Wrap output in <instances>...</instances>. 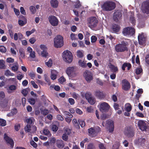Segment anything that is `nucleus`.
Returning <instances> with one entry per match:
<instances>
[{
  "label": "nucleus",
  "mask_w": 149,
  "mask_h": 149,
  "mask_svg": "<svg viewBox=\"0 0 149 149\" xmlns=\"http://www.w3.org/2000/svg\"><path fill=\"white\" fill-rule=\"evenodd\" d=\"M128 43L127 42L124 41H122L121 43H119L116 45L115 47V50L118 52L128 51Z\"/></svg>",
  "instance_id": "obj_1"
},
{
  "label": "nucleus",
  "mask_w": 149,
  "mask_h": 149,
  "mask_svg": "<svg viewBox=\"0 0 149 149\" xmlns=\"http://www.w3.org/2000/svg\"><path fill=\"white\" fill-rule=\"evenodd\" d=\"M116 7L115 2L112 1H107L104 3L102 6L103 10L110 11L114 10Z\"/></svg>",
  "instance_id": "obj_2"
},
{
  "label": "nucleus",
  "mask_w": 149,
  "mask_h": 149,
  "mask_svg": "<svg viewBox=\"0 0 149 149\" xmlns=\"http://www.w3.org/2000/svg\"><path fill=\"white\" fill-rule=\"evenodd\" d=\"M62 57L64 61L67 63H70L73 60L72 53L69 50L64 51L63 53Z\"/></svg>",
  "instance_id": "obj_3"
},
{
  "label": "nucleus",
  "mask_w": 149,
  "mask_h": 149,
  "mask_svg": "<svg viewBox=\"0 0 149 149\" xmlns=\"http://www.w3.org/2000/svg\"><path fill=\"white\" fill-rule=\"evenodd\" d=\"M125 135L129 138L133 137L135 135V130L131 126L126 127L125 129L124 132Z\"/></svg>",
  "instance_id": "obj_4"
},
{
  "label": "nucleus",
  "mask_w": 149,
  "mask_h": 149,
  "mask_svg": "<svg viewBox=\"0 0 149 149\" xmlns=\"http://www.w3.org/2000/svg\"><path fill=\"white\" fill-rule=\"evenodd\" d=\"M54 41V46L56 48L61 47L63 45V38L60 35L55 38Z\"/></svg>",
  "instance_id": "obj_5"
},
{
  "label": "nucleus",
  "mask_w": 149,
  "mask_h": 149,
  "mask_svg": "<svg viewBox=\"0 0 149 149\" xmlns=\"http://www.w3.org/2000/svg\"><path fill=\"white\" fill-rule=\"evenodd\" d=\"M135 30L134 28L131 27H127L124 28L123 31L124 35L131 36L134 34Z\"/></svg>",
  "instance_id": "obj_6"
},
{
  "label": "nucleus",
  "mask_w": 149,
  "mask_h": 149,
  "mask_svg": "<svg viewBox=\"0 0 149 149\" xmlns=\"http://www.w3.org/2000/svg\"><path fill=\"white\" fill-rule=\"evenodd\" d=\"M89 19V26L92 28L96 27L98 22V21L96 18L95 17H90Z\"/></svg>",
  "instance_id": "obj_7"
},
{
  "label": "nucleus",
  "mask_w": 149,
  "mask_h": 149,
  "mask_svg": "<svg viewBox=\"0 0 149 149\" xmlns=\"http://www.w3.org/2000/svg\"><path fill=\"white\" fill-rule=\"evenodd\" d=\"M76 68L75 66H71L68 67L66 70V72L69 76L72 77H75L76 75L74 69Z\"/></svg>",
  "instance_id": "obj_8"
},
{
  "label": "nucleus",
  "mask_w": 149,
  "mask_h": 149,
  "mask_svg": "<svg viewBox=\"0 0 149 149\" xmlns=\"http://www.w3.org/2000/svg\"><path fill=\"white\" fill-rule=\"evenodd\" d=\"M122 89L125 91H128L131 87V85L129 82L126 79L122 81Z\"/></svg>",
  "instance_id": "obj_9"
},
{
  "label": "nucleus",
  "mask_w": 149,
  "mask_h": 149,
  "mask_svg": "<svg viewBox=\"0 0 149 149\" xmlns=\"http://www.w3.org/2000/svg\"><path fill=\"white\" fill-rule=\"evenodd\" d=\"M138 40L139 45H145L146 43L147 38L144 36V33H142L141 34H139L138 36Z\"/></svg>",
  "instance_id": "obj_10"
},
{
  "label": "nucleus",
  "mask_w": 149,
  "mask_h": 149,
  "mask_svg": "<svg viewBox=\"0 0 149 149\" xmlns=\"http://www.w3.org/2000/svg\"><path fill=\"white\" fill-rule=\"evenodd\" d=\"M142 11L143 13L149 14V0H147L143 2Z\"/></svg>",
  "instance_id": "obj_11"
},
{
  "label": "nucleus",
  "mask_w": 149,
  "mask_h": 149,
  "mask_svg": "<svg viewBox=\"0 0 149 149\" xmlns=\"http://www.w3.org/2000/svg\"><path fill=\"white\" fill-rule=\"evenodd\" d=\"M49 20L51 24L54 26H57L58 21L57 18L54 16H51L49 17Z\"/></svg>",
  "instance_id": "obj_12"
},
{
  "label": "nucleus",
  "mask_w": 149,
  "mask_h": 149,
  "mask_svg": "<svg viewBox=\"0 0 149 149\" xmlns=\"http://www.w3.org/2000/svg\"><path fill=\"white\" fill-rule=\"evenodd\" d=\"M138 126L139 129L141 130L146 131L147 128L146 123L145 122L142 120H139L138 122Z\"/></svg>",
  "instance_id": "obj_13"
},
{
  "label": "nucleus",
  "mask_w": 149,
  "mask_h": 149,
  "mask_svg": "<svg viewBox=\"0 0 149 149\" xmlns=\"http://www.w3.org/2000/svg\"><path fill=\"white\" fill-rule=\"evenodd\" d=\"M109 107L110 106L107 103L104 102L100 104V110L102 112H106L108 110Z\"/></svg>",
  "instance_id": "obj_14"
},
{
  "label": "nucleus",
  "mask_w": 149,
  "mask_h": 149,
  "mask_svg": "<svg viewBox=\"0 0 149 149\" xmlns=\"http://www.w3.org/2000/svg\"><path fill=\"white\" fill-rule=\"evenodd\" d=\"M107 126L109 128V132L111 133L113 132L114 130V123L113 121L108 120L106 121Z\"/></svg>",
  "instance_id": "obj_15"
},
{
  "label": "nucleus",
  "mask_w": 149,
  "mask_h": 149,
  "mask_svg": "<svg viewBox=\"0 0 149 149\" xmlns=\"http://www.w3.org/2000/svg\"><path fill=\"white\" fill-rule=\"evenodd\" d=\"M4 139L8 145H10V147L13 148L14 146V142L13 139L10 138L5 133L4 135Z\"/></svg>",
  "instance_id": "obj_16"
},
{
  "label": "nucleus",
  "mask_w": 149,
  "mask_h": 149,
  "mask_svg": "<svg viewBox=\"0 0 149 149\" xmlns=\"http://www.w3.org/2000/svg\"><path fill=\"white\" fill-rule=\"evenodd\" d=\"M122 13L119 10H117L114 12L113 16V20L116 22H118L121 19Z\"/></svg>",
  "instance_id": "obj_17"
},
{
  "label": "nucleus",
  "mask_w": 149,
  "mask_h": 149,
  "mask_svg": "<svg viewBox=\"0 0 149 149\" xmlns=\"http://www.w3.org/2000/svg\"><path fill=\"white\" fill-rule=\"evenodd\" d=\"M146 141V139L142 137L139 138L134 141V143L137 145L144 146Z\"/></svg>",
  "instance_id": "obj_18"
},
{
  "label": "nucleus",
  "mask_w": 149,
  "mask_h": 149,
  "mask_svg": "<svg viewBox=\"0 0 149 149\" xmlns=\"http://www.w3.org/2000/svg\"><path fill=\"white\" fill-rule=\"evenodd\" d=\"M89 135L91 137H95L96 136L97 132L96 130L93 127H91L88 130Z\"/></svg>",
  "instance_id": "obj_19"
},
{
  "label": "nucleus",
  "mask_w": 149,
  "mask_h": 149,
  "mask_svg": "<svg viewBox=\"0 0 149 149\" xmlns=\"http://www.w3.org/2000/svg\"><path fill=\"white\" fill-rule=\"evenodd\" d=\"M84 76L85 79L88 82H90L93 79V76L89 72H86L84 73Z\"/></svg>",
  "instance_id": "obj_20"
},
{
  "label": "nucleus",
  "mask_w": 149,
  "mask_h": 149,
  "mask_svg": "<svg viewBox=\"0 0 149 149\" xmlns=\"http://www.w3.org/2000/svg\"><path fill=\"white\" fill-rule=\"evenodd\" d=\"M95 96L99 99L103 98L105 96L102 91H100L99 90H97L95 92Z\"/></svg>",
  "instance_id": "obj_21"
},
{
  "label": "nucleus",
  "mask_w": 149,
  "mask_h": 149,
  "mask_svg": "<svg viewBox=\"0 0 149 149\" xmlns=\"http://www.w3.org/2000/svg\"><path fill=\"white\" fill-rule=\"evenodd\" d=\"M127 67V70H130L132 68L131 64L129 63H125L122 65L121 68L123 71L125 70V68Z\"/></svg>",
  "instance_id": "obj_22"
},
{
  "label": "nucleus",
  "mask_w": 149,
  "mask_h": 149,
  "mask_svg": "<svg viewBox=\"0 0 149 149\" xmlns=\"http://www.w3.org/2000/svg\"><path fill=\"white\" fill-rule=\"evenodd\" d=\"M56 144L57 147L59 148H62L64 146L63 141L61 140L58 139L56 141Z\"/></svg>",
  "instance_id": "obj_23"
},
{
  "label": "nucleus",
  "mask_w": 149,
  "mask_h": 149,
  "mask_svg": "<svg viewBox=\"0 0 149 149\" xmlns=\"http://www.w3.org/2000/svg\"><path fill=\"white\" fill-rule=\"evenodd\" d=\"M57 74L58 72L56 70H52L51 71V79L53 80L57 78Z\"/></svg>",
  "instance_id": "obj_24"
},
{
  "label": "nucleus",
  "mask_w": 149,
  "mask_h": 149,
  "mask_svg": "<svg viewBox=\"0 0 149 149\" xmlns=\"http://www.w3.org/2000/svg\"><path fill=\"white\" fill-rule=\"evenodd\" d=\"M19 53L20 55L19 59H20L21 61H22L21 58H24L25 56V53L24 52L23 49H19Z\"/></svg>",
  "instance_id": "obj_25"
},
{
  "label": "nucleus",
  "mask_w": 149,
  "mask_h": 149,
  "mask_svg": "<svg viewBox=\"0 0 149 149\" xmlns=\"http://www.w3.org/2000/svg\"><path fill=\"white\" fill-rule=\"evenodd\" d=\"M78 64L79 66L83 68H86L87 66L86 63L84 61H82L81 59L79 60Z\"/></svg>",
  "instance_id": "obj_26"
},
{
  "label": "nucleus",
  "mask_w": 149,
  "mask_h": 149,
  "mask_svg": "<svg viewBox=\"0 0 149 149\" xmlns=\"http://www.w3.org/2000/svg\"><path fill=\"white\" fill-rule=\"evenodd\" d=\"M50 3L52 6L54 8H56L58 6V3L57 0H51Z\"/></svg>",
  "instance_id": "obj_27"
},
{
  "label": "nucleus",
  "mask_w": 149,
  "mask_h": 149,
  "mask_svg": "<svg viewBox=\"0 0 149 149\" xmlns=\"http://www.w3.org/2000/svg\"><path fill=\"white\" fill-rule=\"evenodd\" d=\"M112 29L113 31L117 32H118L120 29V27L117 24H113L112 26Z\"/></svg>",
  "instance_id": "obj_28"
},
{
  "label": "nucleus",
  "mask_w": 149,
  "mask_h": 149,
  "mask_svg": "<svg viewBox=\"0 0 149 149\" xmlns=\"http://www.w3.org/2000/svg\"><path fill=\"white\" fill-rule=\"evenodd\" d=\"M7 104L8 102L6 100L1 101L0 102V106L2 108H5L7 106Z\"/></svg>",
  "instance_id": "obj_29"
},
{
  "label": "nucleus",
  "mask_w": 149,
  "mask_h": 149,
  "mask_svg": "<svg viewBox=\"0 0 149 149\" xmlns=\"http://www.w3.org/2000/svg\"><path fill=\"white\" fill-rule=\"evenodd\" d=\"M125 109L127 112H129L132 109V106L131 104L129 103H127L125 107Z\"/></svg>",
  "instance_id": "obj_30"
},
{
  "label": "nucleus",
  "mask_w": 149,
  "mask_h": 149,
  "mask_svg": "<svg viewBox=\"0 0 149 149\" xmlns=\"http://www.w3.org/2000/svg\"><path fill=\"white\" fill-rule=\"evenodd\" d=\"M43 133L44 135L47 136H50L51 134L50 133L49 130L47 129H45L43 131Z\"/></svg>",
  "instance_id": "obj_31"
},
{
  "label": "nucleus",
  "mask_w": 149,
  "mask_h": 149,
  "mask_svg": "<svg viewBox=\"0 0 149 149\" xmlns=\"http://www.w3.org/2000/svg\"><path fill=\"white\" fill-rule=\"evenodd\" d=\"M16 86L14 85H11L10 86L9 88L8 89V93H11V92L10 91H14L16 90Z\"/></svg>",
  "instance_id": "obj_32"
},
{
  "label": "nucleus",
  "mask_w": 149,
  "mask_h": 149,
  "mask_svg": "<svg viewBox=\"0 0 149 149\" xmlns=\"http://www.w3.org/2000/svg\"><path fill=\"white\" fill-rule=\"evenodd\" d=\"M77 56L79 58H81L84 57V54L81 51L78 50L77 52Z\"/></svg>",
  "instance_id": "obj_33"
},
{
  "label": "nucleus",
  "mask_w": 149,
  "mask_h": 149,
  "mask_svg": "<svg viewBox=\"0 0 149 149\" xmlns=\"http://www.w3.org/2000/svg\"><path fill=\"white\" fill-rule=\"evenodd\" d=\"M87 100L88 102L91 105L94 104L95 102V98L92 97Z\"/></svg>",
  "instance_id": "obj_34"
},
{
  "label": "nucleus",
  "mask_w": 149,
  "mask_h": 149,
  "mask_svg": "<svg viewBox=\"0 0 149 149\" xmlns=\"http://www.w3.org/2000/svg\"><path fill=\"white\" fill-rule=\"evenodd\" d=\"M72 123L74 126H75L76 128L79 129L80 127L78 123L77 122V120L76 119H74L72 120Z\"/></svg>",
  "instance_id": "obj_35"
},
{
  "label": "nucleus",
  "mask_w": 149,
  "mask_h": 149,
  "mask_svg": "<svg viewBox=\"0 0 149 149\" xmlns=\"http://www.w3.org/2000/svg\"><path fill=\"white\" fill-rule=\"evenodd\" d=\"M130 20L133 26L135 24L136 20L135 17L132 15H131L130 17Z\"/></svg>",
  "instance_id": "obj_36"
},
{
  "label": "nucleus",
  "mask_w": 149,
  "mask_h": 149,
  "mask_svg": "<svg viewBox=\"0 0 149 149\" xmlns=\"http://www.w3.org/2000/svg\"><path fill=\"white\" fill-rule=\"evenodd\" d=\"M135 73L137 74H139L143 73V69L141 68H136L135 70Z\"/></svg>",
  "instance_id": "obj_37"
},
{
  "label": "nucleus",
  "mask_w": 149,
  "mask_h": 149,
  "mask_svg": "<svg viewBox=\"0 0 149 149\" xmlns=\"http://www.w3.org/2000/svg\"><path fill=\"white\" fill-rule=\"evenodd\" d=\"M18 24L21 26H23L27 23V21H23L22 20H19L18 21Z\"/></svg>",
  "instance_id": "obj_38"
},
{
  "label": "nucleus",
  "mask_w": 149,
  "mask_h": 149,
  "mask_svg": "<svg viewBox=\"0 0 149 149\" xmlns=\"http://www.w3.org/2000/svg\"><path fill=\"white\" fill-rule=\"evenodd\" d=\"M6 120L2 118H0V125L4 126L6 125Z\"/></svg>",
  "instance_id": "obj_39"
},
{
  "label": "nucleus",
  "mask_w": 149,
  "mask_h": 149,
  "mask_svg": "<svg viewBox=\"0 0 149 149\" xmlns=\"http://www.w3.org/2000/svg\"><path fill=\"white\" fill-rule=\"evenodd\" d=\"M64 115L66 116V118H71L73 116L72 114L70 113L67 111H65L64 112Z\"/></svg>",
  "instance_id": "obj_40"
},
{
  "label": "nucleus",
  "mask_w": 149,
  "mask_h": 149,
  "mask_svg": "<svg viewBox=\"0 0 149 149\" xmlns=\"http://www.w3.org/2000/svg\"><path fill=\"white\" fill-rule=\"evenodd\" d=\"M5 68L4 61L3 60H0V69H4Z\"/></svg>",
  "instance_id": "obj_41"
},
{
  "label": "nucleus",
  "mask_w": 149,
  "mask_h": 149,
  "mask_svg": "<svg viewBox=\"0 0 149 149\" xmlns=\"http://www.w3.org/2000/svg\"><path fill=\"white\" fill-rule=\"evenodd\" d=\"M35 29H33L31 31H27L26 32V34L27 36H29L31 34L33 33L35 31Z\"/></svg>",
  "instance_id": "obj_42"
},
{
  "label": "nucleus",
  "mask_w": 149,
  "mask_h": 149,
  "mask_svg": "<svg viewBox=\"0 0 149 149\" xmlns=\"http://www.w3.org/2000/svg\"><path fill=\"white\" fill-rule=\"evenodd\" d=\"M49 67H51L52 65V61L50 58L49 59L48 62L45 63Z\"/></svg>",
  "instance_id": "obj_43"
},
{
  "label": "nucleus",
  "mask_w": 149,
  "mask_h": 149,
  "mask_svg": "<svg viewBox=\"0 0 149 149\" xmlns=\"http://www.w3.org/2000/svg\"><path fill=\"white\" fill-rule=\"evenodd\" d=\"M87 149H95V147L93 143H90L88 145Z\"/></svg>",
  "instance_id": "obj_44"
},
{
  "label": "nucleus",
  "mask_w": 149,
  "mask_h": 149,
  "mask_svg": "<svg viewBox=\"0 0 149 149\" xmlns=\"http://www.w3.org/2000/svg\"><path fill=\"white\" fill-rule=\"evenodd\" d=\"M31 125H30L27 124L24 128L25 131L27 132H29L31 130Z\"/></svg>",
  "instance_id": "obj_45"
},
{
  "label": "nucleus",
  "mask_w": 149,
  "mask_h": 149,
  "mask_svg": "<svg viewBox=\"0 0 149 149\" xmlns=\"http://www.w3.org/2000/svg\"><path fill=\"white\" fill-rule=\"evenodd\" d=\"M85 97L86 99L88 100L92 97L91 93L89 92H87L85 93Z\"/></svg>",
  "instance_id": "obj_46"
},
{
  "label": "nucleus",
  "mask_w": 149,
  "mask_h": 149,
  "mask_svg": "<svg viewBox=\"0 0 149 149\" xmlns=\"http://www.w3.org/2000/svg\"><path fill=\"white\" fill-rule=\"evenodd\" d=\"M30 10L33 14H35L36 12V9L35 7L33 6H30Z\"/></svg>",
  "instance_id": "obj_47"
},
{
  "label": "nucleus",
  "mask_w": 149,
  "mask_h": 149,
  "mask_svg": "<svg viewBox=\"0 0 149 149\" xmlns=\"http://www.w3.org/2000/svg\"><path fill=\"white\" fill-rule=\"evenodd\" d=\"M19 66L18 65H15L11 67L12 70L14 72H16L18 70Z\"/></svg>",
  "instance_id": "obj_48"
},
{
  "label": "nucleus",
  "mask_w": 149,
  "mask_h": 149,
  "mask_svg": "<svg viewBox=\"0 0 149 149\" xmlns=\"http://www.w3.org/2000/svg\"><path fill=\"white\" fill-rule=\"evenodd\" d=\"M29 102L31 105H34L36 102L35 100L33 98H30L29 99Z\"/></svg>",
  "instance_id": "obj_49"
},
{
  "label": "nucleus",
  "mask_w": 149,
  "mask_h": 149,
  "mask_svg": "<svg viewBox=\"0 0 149 149\" xmlns=\"http://www.w3.org/2000/svg\"><path fill=\"white\" fill-rule=\"evenodd\" d=\"M81 5L79 0L76 1L74 4V7L76 8H78L81 6Z\"/></svg>",
  "instance_id": "obj_50"
},
{
  "label": "nucleus",
  "mask_w": 149,
  "mask_h": 149,
  "mask_svg": "<svg viewBox=\"0 0 149 149\" xmlns=\"http://www.w3.org/2000/svg\"><path fill=\"white\" fill-rule=\"evenodd\" d=\"M42 56L44 57H46L48 55L47 50L42 51L41 52Z\"/></svg>",
  "instance_id": "obj_51"
},
{
  "label": "nucleus",
  "mask_w": 149,
  "mask_h": 149,
  "mask_svg": "<svg viewBox=\"0 0 149 149\" xmlns=\"http://www.w3.org/2000/svg\"><path fill=\"white\" fill-rule=\"evenodd\" d=\"M45 80L48 83L49 85H50L51 84V82L50 81V79L49 77L47 76L46 74L44 75Z\"/></svg>",
  "instance_id": "obj_52"
},
{
  "label": "nucleus",
  "mask_w": 149,
  "mask_h": 149,
  "mask_svg": "<svg viewBox=\"0 0 149 149\" xmlns=\"http://www.w3.org/2000/svg\"><path fill=\"white\" fill-rule=\"evenodd\" d=\"M6 47L3 46H0V51L3 53L6 52Z\"/></svg>",
  "instance_id": "obj_53"
},
{
  "label": "nucleus",
  "mask_w": 149,
  "mask_h": 149,
  "mask_svg": "<svg viewBox=\"0 0 149 149\" xmlns=\"http://www.w3.org/2000/svg\"><path fill=\"white\" fill-rule=\"evenodd\" d=\"M58 129V127L56 125H54L52 126V130L53 131L55 132H56L57 131Z\"/></svg>",
  "instance_id": "obj_54"
},
{
  "label": "nucleus",
  "mask_w": 149,
  "mask_h": 149,
  "mask_svg": "<svg viewBox=\"0 0 149 149\" xmlns=\"http://www.w3.org/2000/svg\"><path fill=\"white\" fill-rule=\"evenodd\" d=\"M111 69L112 71L113 72H116L118 71V68L113 65H112Z\"/></svg>",
  "instance_id": "obj_55"
},
{
  "label": "nucleus",
  "mask_w": 149,
  "mask_h": 149,
  "mask_svg": "<svg viewBox=\"0 0 149 149\" xmlns=\"http://www.w3.org/2000/svg\"><path fill=\"white\" fill-rule=\"evenodd\" d=\"M65 81L66 79L63 77H61L58 79V81L61 83H62Z\"/></svg>",
  "instance_id": "obj_56"
},
{
  "label": "nucleus",
  "mask_w": 149,
  "mask_h": 149,
  "mask_svg": "<svg viewBox=\"0 0 149 149\" xmlns=\"http://www.w3.org/2000/svg\"><path fill=\"white\" fill-rule=\"evenodd\" d=\"M97 39V37L95 36H93L91 38V42H95L96 41Z\"/></svg>",
  "instance_id": "obj_57"
},
{
  "label": "nucleus",
  "mask_w": 149,
  "mask_h": 149,
  "mask_svg": "<svg viewBox=\"0 0 149 149\" xmlns=\"http://www.w3.org/2000/svg\"><path fill=\"white\" fill-rule=\"evenodd\" d=\"M31 145L34 148H36L37 147V144L33 140H31L30 141Z\"/></svg>",
  "instance_id": "obj_58"
},
{
  "label": "nucleus",
  "mask_w": 149,
  "mask_h": 149,
  "mask_svg": "<svg viewBox=\"0 0 149 149\" xmlns=\"http://www.w3.org/2000/svg\"><path fill=\"white\" fill-rule=\"evenodd\" d=\"M62 139L65 141H67L68 139V135L65 134H63L62 137Z\"/></svg>",
  "instance_id": "obj_59"
},
{
  "label": "nucleus",
  "mask_w": 149,
  "mask_h": 149,
  "mask_svg": "<svg viewBox=\"0 0 149 149\" xmlns=\"http://www.w3.org/2000/svg\"><path fill=\"white\" fill-rule=\"evenodd\" d=\"M30 57L32 58H34L36 57V53L34 51L30 52L29 54Z\"/></svg>",
  "instance_id": "obj_60"
},
{
  "label": "nucleus",
  "mask_w": 149,
  "mask_h": 149,
  "mask_svg": "<svg viewBox=\"0 0 149 149\" xmlns=\"http://www.w3.org/2000/svg\"><path fill=\"white\" fill-rule=\"evenodd\" d=\"M5 97L4 93L1 91L0 93V100H2Z\"/></svg>",
  "instance_id": "obj_61"
},
{
  "label": "nucleus",
  "mask_w": 149,
  "mask_h": 149,
  "mask_svg": "<svg viewBox=\"0 0 149 149\" xmlns=\"http://www.w3.org/2000/svg\"><path fill=\"white\" fill-rule=\"evenodd\" d=\"M78 122L82 127L85 126V123L84 121L83 120H78Z\"/></svg>",
  "instance_id": "obj_62"
},
{
  "label": "nucleus",
  "mask_w": 149,
  "mask_h": 149,
  "mask_svg": "<svg viewBox=\"0 0 149 149\" xmlns=\"http://www.w3.org/2000/svg\"><path fill=\"white\" fill-rule=\"evenodd\" d=\"M68 101L71 105H73L75 103L74 99L72 98H69L68 100Z\"/></svg>",
  "instance_id": "obj_63"
},
{
  "label": "nucleus",
  "mask_w": 149,
  "mask_h": 149,
  "mask_svg": "<svg viewBox=\"0 0 149 149\" xmlns=\"http://www.w3.org/2000/svg\"><path fill=\"white\" fill-rule=\"evenodd\" d=\"M29 75L31 77V79H33L35 77V74L34 72H32L29 73Z\"/></svg>",
  "instance_id": "obj_64"
}]
</instances>
